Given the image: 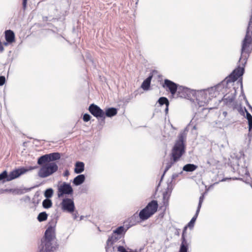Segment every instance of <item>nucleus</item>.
I'll list each match as a JSON object with an SVG mask.
<instances>
[{
	"instance_id": "26",
	"label": "nucleus",
	"mask_w": 252,
	"mask_h": 252,
	"mask_svg": "<svg viewBox=\"0 0 252 252\" xmlns=\"http://www.w3.org/2000/svg\"><path fill=\"white\" fill-rule=\"evenodd\" d=\"M53 189L51 188H49L47 189L44 193V196L47 198L49 199L50 198L52 197L53 195Z\"/></svg>"
},
{
	"instance_id": "19",
	"label": "nucleus",
	"mask_w": 252,
	"mask_h": 252,
	"mask_svg": "<svg viewBox=\"0 0 252 252\" xmlns=\"http://www.w3.org/2000/svg\"><path fill=\"white\" fill-rule=\"evenodd\" d=\"M152 78V76H150L148 77L146 79H145L141 85V88L144 90H148L149 89L151 81Z\"/></svg>"
},
{
	"instance_id": "25",
	"label": "nucleus",
	"mask_w": 252,
	"mask_h": 252,
	"mask_svg": "<svg viewBox=\"0 0 252 252\" xmlns=\"http://www.w3.org/2000/svg\"><path fill=\"white\" fill-rule=\"evenodd\" d=\"M42 206L44 208L48 209L52 207V202L49 199H45L42 202Z\"/></svg>"
},
{
	"instance_id": "28",
	"label": "nucleus",
	"mask_w": 252,
	"mask_h": 252,
	"mask_svg": "<svg viewBox=\"0 0 252 252\" xmlns=\"http://www.w3.org/2000/svg\"><path fill=\"white\" fill-rule=\"evenodd\" d=\"M238 172L239 174H241L242 176L246 175L249 176V173L247 168L245 167H241L238 169Z\"/></svg>"
},
{
	"instance_id": "9",
	"label": "nucleus",
	"mask_w": 252,
	"mask_h": 252,
	"mask_svg": "<svg viewBox=\"0 0 252 252\" xmlns=\"http://www.w3.org/2000/svg\"><path fill=\"white\" fill-rule=\"evenodd\" d=\"M60 154L59 153H53L45 155L40 157L37 161L38 164L41 165L46 162L54 161L60 159Z\"/></svg>"
},
{
	"instance_id": "8",
	"label": "nucleus",
	"mask_w": 252,
	"mask_h": 252,
	"mask_svg": "<svg viewBox=\"0 0 252 252\" xmlns=\"http://www.w3.org/2000/svg\"><path fill=\"white\" fill-rule=\"evenodd\" d=\"M61 207L63 211L73 213L75 209V205L73 199L65 198L61 203Z\"/></svg>"
},
{
	"instance_id": "15",
	"label": "nucleus",
	"mask_w": 252,
	"mask_h": 252,
	"mask_svg": "<svg viewBox=\"0 0 252 252\" xmlns=\"http://www.w3.org/2000/svg\"><path fill=\"white\" fill-rule=\"evenodd\" d=\"M5 39L8 43H12L15 40L14 32L11 30H7L5 32Z\"/></svg>"
},
{
	"instance_id": "38",
	"label": "nucleus",
	"mask_w": 252,
	"mask_h": 252,
	"mask_svg": "<svg viewBox=\"0 0 252 252\" xmlns=\"http://www.w3.org/2000/svg\"><path fill=\"white\" fill-rule=\"evenodd\" d=\"M69 174V172L68 170H66L64 173H63V175L64 176H68Z\"/></svg>"
},
{
	"instance_id": "22",
	"label": "nucleus",
	"mask_w": 252,
	"mask_h": 252,
	"mask_svg": "<svg viewBox=\"0 0 252 252\" xmlns=\"http://www.w3.org/2000/svg\"><path fill=\"white\" fill-rule=\"evenodd\" d=\"M177 161H174L173 159H172V158L171 157V159L170 161H169L168 162H167L166 163V166H165V168L164 169V173L161 177V180L162 179L165 173L170 169V168L176 162H177Z\"/></svg>"
},
{
	"instance_id": "10",
	"label": "nucleus",
	"mask_w": 252,
	"mask_h": 252,
	"mask_svg": "<svg viewBox=\"0 0 252 252\" xmlns=\"http://www.w3.org/2000/svg\"><path fill=\"white\" fill-rule=\"evenodd\" d=\"M36 167H30L29 169L21 168L13 170L8 175L7 181H10L15 178H17L19 177L21 175L25 173L28 171L33 170Z\"/></svg>"
},
{
	"instance_id": "41",
	"label": "nucleus",
	"mask_w": 252,
	"mask_h": 252,
	"mask_svg": "<svg viewBox=\"0 0 252 252\" xmlns=\"http://www.w3.org/2000/svg\"><path fill=\"white\" fill-rule=\"evenodd\" d=\"M227 112H226V111H224V112H223V116H224V117H226V115H227Z\"/></svg>"
},
{
	"instance_id": "17",
	"label": "nucleus",
	"mask_w": 252,
	"mask_h": 252,
	"mask_svg": "<svg viewBox=\"0 0 252 252\" xmlns=\"http://www.w3.org/2000/svg\"><path fill=\"white\" fill-rule=\"evenodd\" d=\"M85 180V175L81 174L76 176L73 180V183L76 186L82 184Z\"/></svg>"
},
{
	"instance_id": "44",
	"label": "nucleus",
	"mask_w": 252,
	"mask_h": 252,
	"mask_svg": "<svg viewBox=\"0 0 252 252\" xmlns=\"http://www.w3.org/2000/svg\"><path fill=\"white\" fill-rule=\"evenodd\" d=\"M193 120H194V119H193L192 120V121H191V123H192V122H193Z\"/></svg>"
},
{
	"instance_id": "6",
	"label": "nucleus",
	"mask_w": 252,
	"mask_h": 252,
	"mask_svg": "<svg viewBox=\"0 0 252 252\" xmlns=\"http://www.w3.org/2000/svg\"><path fill=\"white\" fill-rule=\"evenodd\" d=\"M58 166L55 162L45 163L38 172V176L41 178L47 177L57 171Z\"/></svg>"
},
{
	"instance_id": "40",
	"label": "nucleus",
	"mask_w": 252,
	"mask_h": 252,
	"mask_svg": "<svg viewBox=\"0 0 252 252\" xmlns=\"http://www.w3.org/2000/svg\"><path fill=\"white\" fill-rule=\"evenodd\" d=\"M77 213H73L72 214L73 216V218L74 219H76L77 218Z\"/></svg>"
},
{
	"instance_id": "2",
	"label": "nucleus",
	"mask_w": 252,
	"mask_h": 252,
	"mask_svg": "<svg viewBox=\"0 0 252 252\" xmlns=\"http://www.w3.org/2000/svg\"><path fill=\"white\" fill-rule=\"evenodd\" d=\"M186 139V133L185 132H181L178 135V140L176 141L172 150L171 157L174 161H178L184 154Z\"/></svg>"
},
{
	"instance_id": "23",
	"label": "nucleus",
	"mask_w": 252,
	"mask_h": 252,
	"mask_svg": "<svg viewBox=\"0 0 252 252\" xmlns=\"http://www.w3.org/2000/svg\"><path fill=\"white\" fill-rule=\"evenodd\" d=\"M245 111L246 112V118L248 121L249 130L250 131L252 128V116L246 109H245Z\"/></svg>"
},
{
	"instance_id": "24",
	"label": "nucleus",
	"mask_w": 252,
	"mask_h": 252,
	"mask_svg": "<svg viewBox=\"0 0 252 252\" xmlns=\"http://www.w3.org/2000/svg\"><path fill=\"white\" fill-rule=\"evenodd\" d=\"M48 215L45 212H43L39 214L37 217V220L41 222L47 220Z\"/></svg>"
},
{
	"instance_id": "4",
	"label": "nucleus",
	"mask_w": 252,
	"mask_h": 252,
	"mask_svg": "<svg viewBox=\"0 0 252 252\" xmlns=\"http://www.w3.org/2000/svg\"><path fill=\"white\" fill-rule=\"evenodd\" d=\"M214 91L213 89L208 90L198 91L196 93V100L198 104L200 106H203L207 104L211 99L210 96L212 92Z\"/></svg>"
},
{
	"instance_id": "39",
	"label": "nucleus",
	"mask_w": 252,
	"mask_h": 252,
	"mask_svg": "<svg viewBox=\"0 0 252 252\" xmlns=\"http://www.w3.org/2000/svg\"><path fill=\"white\" fill-rule=\"evenodd\" d=\"M178 176V175L177 174H174L172 176V178L173 179H174L176 178Z\"/></svg>"
},
{
	"instance_id": "12",
	"label": "nucleus",
	"mask_w": 252,
	"mask_h": 252,
	"mask_svg": "<svg viewBox=\"0 0 252 252\" xmlns=\"http://www.w3.org/2000/svg\"><path fill=\"white\" fill-rule=\"evenodd\" d=\"M162 87L170 92L172 96H174L178 91V85L173 82L168 80L165 79L164 82L162 85Z\"/></svg>"
},
{
	"instance_id": "42",
	"label": "nucleus",
	"mask_w": 252,
	"mask_h": 252,
	"mask_svg": "<svg viewBox=\"0 0 252 252\" xmlns=\"http://www.w3.org/2000/svg\"><path fill=\"white\" fill-rule=\"evenodd\" d=\"M168 111V106H166L165 112L167 113Z\"/></svg>"
},
{
	"instance_id": "36",
	"label": "nucleus",
	"mask_w": 252,
	"mask_h": 252,
	"mask_svg": "<svg viewBox=\"0 0 252 252\" xmlns=\"http://www.w3.org/2000/svg\"><path fill=\"white\" fill-rule=\"evenodd\" d=\"M5 82V78L4 76H0V86L3 85Z\"/></svg>"
},
{
	"instance_id": "33",
	"label": "nucleus",
	"mask_w": 252,
	"mask_h": 252,
	"mask_svg": "<svg viewBox=\"0 0 252 252\" xmlns=\"http://www.w3.org/2000/svg\"><path fill=\"white\" fill-rule=\"evenodd\" d=\"M83 119L84 122H88L91 119V116L88 114H85L83 116Z\"/></svg>"
},
{
	"instance_id": "34",
	"label": "nucleus",
	"mask_w": 252,
	"mask_h": 252,
	"mask_svg": "<svg viewBox=\"0 0 252 252\" xmlns=\"http://www.w3.org/2000/svg\"><path fill=\"white\" fill-rule=\"evenodd\" d=\"M24 190H25V192H26V191H27L28 190L26 189H17L14 190V192L15 194H22L25 192L24 191Z\"/></svg>"
},
{
	"instance_id": "45",
	"label": "nucleus",
	"mask_w": 252,
	"mask_h": 252,
	"mask_svg": "<svg viewBox=\"0 0 252 252\" xmlns=\"http://www.w3.org/2000/svg\"><path fill=\"white\" fill-rule=\"evenodd\" d=\"M4 44L6 45L7 44L6 43H5Z\"/></svg>"
},
{
	"instance_id": "7",
	"label": "nucleus",
	"mask_w": 252,
	"mask_h": 252,
	"mask_svg": "<svg viewBox=\"0 0 252 252\" xmlns=\"http://www.w3.org/2000/svg\"><path fill=\"white\" fill-rule=\"evenodd\" d=\"M57 189V195L59 198L63 197L64 195L72 194L73 192L71 185L65 182L58 184Z\"/></svg>"
},
{
	"instance_id": "16",
	"label": "nucleus",
	"mask_w": 252,
	"mask_h": 252,
	"mask_svg": "<svg viewBox=\"0 0 252 252\" xmlns=\"http://www.w3.org/2000/svg\"><path fill=\"white\" fill-rule=\"evenodd\" d=\"M118 239L116 237L115 234H113L112 236L108 238L107 241L106 246L105 247L106 251L108 252V249L111 247L113 244L117 241Z\"/></svg>"
},
{
	"instance_id": "3",
	"label": "nucleus",
	"mask_w": 252,
	"mask_h": 252,
	"mask_svg": "<svg viewBox=\"0 0 252 252\" xmlns=\"http://www.w3.org/2000/svg\"><path fill=\"white\" fill-rule=\"evenodd\" d=\"M158 207V202L156 200H152L149 202L147 206L139 213V217L142 220H146L154 214L157 211Z\"/></svg>"
},
{
	"instance_id": "29",
	"label": "nucleus",
	"mask_w": 252,
	"mask_h": 252,
	"mask_svg": "<svg viewBox=\"0 0 252 252\" xmlns=\"http://www.w3.org/2000/svg\"><path fill=\"white\" fill-rule=\"evenodd\" d=\"M124 231V228L123 226H120L118 227L114 231L113 234L116 235L117 234H121Z\"/></svg>"
},
{
	"instance_id": "11",
	"label": "nucleus",
	"mask_w": 252,
	"mask_h": 252,
	"mask_svg": "<svg viewBox=\"0 0 252 252\" xmlns=\"http://www.w3.org/2000/svg\"><path fill=\"white\" fill-rule=\"evenodd\" d=\"M89 112L96 118H102L105 119V112L97 105L92 104L89 107Z\"/></svg>"
},
{
	"instance_id": "35",
	"label": "nucleus",
	"mask_w": 252,
	"mask_h": 252,
	"mask_svg": "<svg viewBox=\"0 0 252 252\" xmlns=\"http://www.w3.org/2000/svg\"><path fill=\"white\" fill-rule=\"evenodd\" d=\"M169 197V195L168 194V193L167 192L163 193L164 203L165 202V201H166L167 202Z\"/></svg>"
},
{
	"instance_id": "30",
	"label": "nucleus",
	"mask_w": 252,
	"mask_h": 252,
	"mask_svg": "<svg viewBox=\"0 0 252 252\" xmlns=\"http://www.w3.org/2000/svg\"><path fill=\"white\" fill-rule=\"evenodd\" d=\"M204 198V195H203V194L199 197L198 205V207L197 209V210H199V211H200V210L201 207L202 203L203 201Z\"/></svg>"
},
{
	"instance_id": "1",
	"label": "nucleus",
	"mask_w": 252,
	"mask_h": 252,
	"mask_svg": "<svg viewBox=\"0 0 252 252\" xmlns=\"http://www.w3.org/2000/svg\"><path fill=\"white\" fill-rule=\"evenodd\" d=\"M55 223L50 222L45 232V235L41 240V243L39 247V252H52L53 247L52 241L55 238Z\"/></svg>"
},
{
	"instance_id": "32",
	"label": "nucleus",
	"mask_w": 252,
	"mask_h": 252,
	"mask_svg": "<svg viewBox=\"0 0 252 252\" xmlns=\"http://www.w3.org/2000/svg\"><path fill=\"white\" fill-rule=\"evenodd\" d=\"M118 251L119 252H138L137 251H135L134 252L127 251L123 246H119L118 248Z\"/></svg>"
},
{
	"instance_id": "20",
	"label": "nucleus",
	"mask_w": 252,
	"mask_h": 252,
	"mask_svg": "<svg viewBox=\"0 0 252 252\" xmlns=\"http://www.w3.org/2000/svg\"><path fill=\"white\" fill-rule=\"evenodd\" d=\"M117 113V110L114 108H109L105 112V117H111L116 115Z\"/></svg>"
},
{
	"instance_id": "31",
	"label": "nucleus",
	"mask_w": 252,
	"mask_h": 252,
	"mask_svg": "<svg viewBox=\"0 0 252 252\" xmlns=\"http://www.w3.org/2000/svg\"><path fill=\"white\" fill-rule=\"evenodd\" d=\"M8 174H7V172L6 171H3L0 174V181L6 179L7 180Z\"/></svg>"
},
{
	"instance_id": "18",
	"label": "nucleus",
	"mask_w": 252,
	"mask_h": 252,
	"mask_svg": "<svg viewBox=\"0 0 252 252\" xmlns=\"http://www.w3.org/2000/svg\"><path fill=\"white\" fill-rule=\"evenodd\" d=\"M84 170V163L83 162H77L75 164L74 172L76 174L82 173Z\"/></svg>"
},
{
	"instance_id": "5",
	"label": "nucleus",
	"mask_w": 252,
	"mask_h": 252,
	"mask_svg": "<svg viewBox=\"0 0 252 252\" xmlns=\"http://www.w3.org/2000/svg\"><path fill=\"white\" fill-rule=\"evenodd\" d=\"M199 213V210H196V213L194 215V216L191 219L190 221L188 223V225L184 227L182 235V243L180 246L179 252H187L188 245L187 243V241L185 239V233L186 232V230L188 227L190 228L193 227L194 224L198 217Z\"/></svg>"
},
{
	"instance_id": "14",
	"label": "nucleus",
	"mask_w": 252,
	"mask_h": 252,
	"mask_svg": "<svg viewBox=\"0 0 252 252\" xmlns=\"http://www.w3.org/2000/svg\"><path fill=\"white\" fill-rule=\"evenodd\" d=\"M176 93L178 97L186 98L189 96V95L190 93V91L187 88L183 86H178V91Z\"/></svg>"
},
{
	"instance_id": "43",
	"label": "nucleus",
	"mask_w": 252,
	"mask_h": 252,
	"mask_svg": "<svg viewBox=\"0 0 252 252\" xmlns=\"http://www.w3.org/2000/svg\"><path fill=\"white\" fill-rule=\"evenodd\" d=\"M196 128H197V127H196V125H194V126H193V129H196Z\"/></svg>"
},
{
	"instance_id": "37",
	"label": "nucleus",
	"mask_w": 252,
	"mask_h": 252,
	"mask_svg": "<svg viewBox=\"0 0 252 252\" xmlns=\"http://www.w3.org/2000/svg\"><path fill=\"white\" fill-rule=\"evenodd\" d=\"M28 0H23V8L25 10L27 7V3Z\"/></svg>"
},
{
	"instance_id": "13",
	"label": "nucleus",
	"mask_w": 252,
	"mask_h": 252,
	"mask_svg": "<svg viewBox=\"0 0 252 252\" xmlns=\"http://www.w3.org/2000/svg\"><path fill=\"white\" fill-rule=\"evenodd\" d=\"M235 94H230L225 95L222 100L226 105L234 109L235 107Z\"/></svg>"
},
{
	"instance_id": "27",
	"label": "nucleus",
	"mask_w": 252,
	"mask_h": 252,
	"mask_svg": "<svg viewBox=\"0 0 252 252\" xmlns=\"http://www.w3.org/2000/svg\"><path fill=\"white\" fill-rule=\"evenodd\" d=\"M158 102L160 105L165 104L166 106H169V102L168 99L165 97H161L159 98Z\"/></svg>"
},
{
	"instance_id": "21",
	"label": "nucleus",
	"mask_w": 252,
	"mask_h": 252,
	"mask_svg": "<svg viewBox=\"0 0 252 252\" xmlns=\"http://www.w3.org/2000/svg\"><path fill=\"white\" fill-rule=\"evenodd\" d=\"M197 166L193 164H187L183 167V170L187 172H192L195 170Z\"/></svg>"
}]
</instances>
